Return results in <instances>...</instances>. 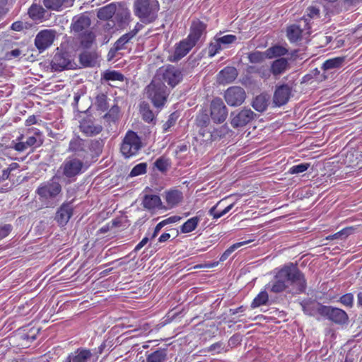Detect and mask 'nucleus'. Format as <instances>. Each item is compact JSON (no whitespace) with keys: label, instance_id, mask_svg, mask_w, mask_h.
I'll use <instances>...</instances> for the list:
<instances>
[{"label":"nucleus","instance_id":"nucleus-61","mask_svg":"<svg viewBox=\"0 0 362 362\" xmlns=\"http://www.w3.org/2000/svg\"><path fill=\"white\" fill-rule=\"evenodd\" d=\"M13 148L17 151L23 152L25 151L28 147L25 142H18L14 144Z\"/></svg>","mask_w":362,"mask_h":362},{"label":"nucleus","instance_id":"nucleus-55","mask_svg":"<svg viewBox=\"0 0 362 362\" xmlns=\"http://www.w3.org/2000/svg\"><path fill=\"white\" fill-rule=\"evenodd\" d=\"M25 144L28 146V147H32L34 146H38L42 144V141L40 139L37 140V139L35 136H31L27 139Z\"/></svg>","mask_w":362,"mask_h":362},{"label":"nucleus","instance_id":"nucleus-7","mask_svg":"<svg viewBox=\"0 0 362 362\" xmlns=\"http://www.w3.org/2000/svg\"><path fill=\"white\" fill-rule=\"evenodd\" d=\"M132 16L130 10L124 5H119L116 8L113 20H110L104 25L107 30L114 28L124 29L127 27L131 22Z\"/></svg>","mask_w":362,"mask_h":362},{"label":"nucleus","instance_id":"nucleus-15","mask_svg":"<svg viewBox=\"0 0 362 362\" xmlns=\"http://www.w3.org/2000/svg\"><path fill=\"white\" fill-rule=\"evenodd\" d=\"M55 38V31L52 30H43L38 33L35 39V45L40 51H44L49 47Z\"/></svg>","mask_w":362,"mask_h":362},{"label":"nucleus","instance_id":"nucleus-35","mask_svg":"<svg viewBox=\"0 0 362 362\" xmlns=\"http://www.w3.org/2000/svg\"><path fill=\"white\" fill-rule=\"evenodd\" d=\"M45 11L43 7L36 4H32L28 9L29 16L33 20H40L44 18Z\"/></svg>","mask_w":362,"mask_h":362},{"label":"nucleus","instance_id":"nucleus-31","mask_svg":"<svg viewBox=\"0 0 362 362\" xmlns=\"http://www.w3.org/2000/svg\"><path fill=\"white\" fill-rule=\"evenodd\" d=\"M226 199H227V198H224V199L220 200L215 206H214L213 207H211L210 209L209 214L210 216H211L213 217V218L218 219V218H221V216H223L225 214H226L227 213H228L232 209V208L234 206V203H232V204H229L228 206H227L221 211H220V212L217 211V207L219 205H221L223 202H224Z\"/></svg>","mask_w":362,"mask_h":362},{"label":"nucleus","instance_id":"nucleus-42","mask_svg":"<svg viewBox=\"0 0 362 362\" xmlns=\"http://www.w3.org/2000/svg\"><path fill=\"white\" fill-rule=\"evenodd\" d=\"M132 35H130L129 33L124 34L122 35L115 43L114 49L115 51H118L123 49L124 48V45L132 39Z\"/></svg>","mask_w":362,"mask_h":362},{"label":"nucleus","instance_id":"nucleus-19","mask_svg":"<svg viewBox=\"0 0 362 362\" xmlns=\"http://www.w3.org/2000/svg\"><path fill=\"white\" fill-rule=\"evenodd\" d=\"M73 214V207L70 203L63 204L57 211L55 220L61 226H65Z\"/></svg>","mask_w":362,"mask_h":362},{"label":"nucleus","instance_id":"nucleus-39","mask_svg":"<svg viewBox=\"0 0 362 362\" xmlns=\"http://www.w3.org/2000/svg\"><path fill=\"white\" fill-rule=\"evenodd\" d=\"M252 240H245V241H243V242H239V243H236L233 245H232L231 246H230L221 256L220 257V261L221 262H224L225 260H226L228 259V257L237 249H238L239 247L247 244V243H251Z\"/></svg>","mask_w":362,"mask_h":362},{"label":"nucleus","instance_id":"nucleus-27","mask_svg":"<svg viewBox=\"0 0 362 362\" xmlns=\"http://www.w3.org/2000/svg\"><path fill=\"white\" fill-rule=\"evenodd\" d=\"M71 66L70 60L63 54L57 53L52 61V67L55 71H62L65 69H69Z\"/></svg>","mask_w":362,"mask_h":362},{"label":"nucleus","instance_id":"nucleus-4","mask_svg":"<svg viewBox=\"0 0 362 362\" xmlns=\"http://www.w3.org/2000/svg\"><path fill=\"white\" fill-rule=\"evenodd\" d=\"M62 189L59 177L53 176L50 180L42 182L36 189L35 193L42 202L47 204L50 200L61 194Z\"/></svg>","mask_w":362,"mask_h":362},{"label":"nucleus","instance_id":"nucleus-8","mask_svg":"<svg viewBox=\"0 0 362 362\" xmlns=\"http://www.w3.org/2000/svg\"><path fill=\"white\" fill-rule=\"evenodd\" d=\"M316 310L321 316L337 324H345L348 320L347 313L340 308L320 305L316 307Z\"/></svg>","mask_w":362,"mask_h":362},{"label":"nucleus","instance_id":"nucleus-28","mask_svg":"<svg viewBox=\"0 0 362 362\" xmlns=\"http://www.w3.org/2000/svg\"><path fill=\"white\" fill-rule=\"evenodd\" d=\"M165 199L168 206L173 208L182 202L183 195L178 189H171L165 192Z\"/></svg>","mask_w":362,"mask_h":362},{"label":"nucleus","instance_id":"nucleus-1","mask_svg":"<svg viewBox=\"0 0 362 362\" xmlns=\"http://www.w3.org/2000/svg\"><path fill=\"white\" fill-rule=\"evenodd\" d=\"M264 288L274 293L284 291L292 293H300L305 291L306 281L298 268L290 264L279 269Z\"/></svg>","mask_w":362,"mask_h":362},{"label":"nucleus","instance_id":"nucleus-30","mask_svg":"<svg viewBox=\"0 0 362 362\" xmlns=\"http://www.w3.org/2000/svg\"><path fill=\"white\" fill-rule=\"evenodd\" d=\"M96 57L95 52L85 50L79 55V61L83 66H92L95 63Z\"/></svg>","mask_w":362,"mask_h":362},{"label":"nucleus","instance_id":"nucleus-34","mask_svg":"<svg viewBox=\"0 0 362 362\" xmlns=\"http://www.w3.org/2000/svg\"><path fill=\"white\" fill-rule=\"evenodd\" d=\"M268 105V99L264 95H257L252 102L254 109L259 112H264Z\"/></svg>","mask_w":362,"mask_h":362},{"label":"nucleus","instance_id":"nucleus-26","mask_svg":"<svg viewBox=\"0 0 362 362\" xmlns=\"http://www.w3.org/2000/svg\"><path fill=\"white\" fill-rule=\"evenodd\" d=\"M74 0H43L44 6L49 10L60 11L73 5Z\"/></svg>","mask_w":362,"mask_h":362},{"label":"nucleus","instance_id":"nucleus-9","mask_svg":"<svg viewBox=\"0 0 362 362\" xmlns=\"http://www.w3.org/2000/svg\"><path fill=\"white\" fill-rule=\"evenodd\" d=\"M255 113L249 108H243L230 113V124L234 128L242 127L250 122L255 116Z\"/></svg>","mask_w":362,"mask_h":362},{"label":"nucleus","instance_id":"nucleus-24","mask_svg":"<svg viewBox=\"0 0 362 362\" xmlns=\"http://www.w3.org/2000/svg\"><path fill=\"white\" fill-rule=\"evenodd\" d=\"M142 205L146 209L154 210L161 208L162 202L158 195L146 194L143 197Z\"/></svg>","mask_w":362,"mask_h":362},{"label":"nucleus","instance_id":"nucleus-60","mask_svg":"<svg viewBox=\"0 0 362 362\" xmlns=\"http://www.w3.org/2000/svg\"><path fill=\"white\" fill-rule=\"evenodd\" d=\"M175 122L172 116H170L169 119L163 125V132H167L169 129L175 124Z\"/></svg>","mask_w":362,"mask_h":362},{"label":"nucleus","instance_id":"nucleus-50","mask_svg":"<svg viewBox=\"0 0 362 362\" xmlns=\"http://www.w3.org/2000/svg\"><path fill=\"white\" fill-rule=\"evenodd\" d=\"M309 167H310L309 163H300V164L292 166L289 169V173L291 174L301 173L306 171Z\"/></svg>","mask_w":362,"mask_h":362},{"label":"nucleus","instance_id":"nucleus-62","mask_svg":"<svg viewBox=\"0 0 362 362\" xmlns=\"http://www.w3.org/2000/svg\"><path fill=\"white\" fill-rule=\"evenodd\" d=\"M21 54V50L19 49H15L6 54V57L10 59L12 58L18 57Z\"/></svg>","mask_w":362,"mask_h":362},{"label":"nucleus","instance_id":"nucleus-64","mask_svg":"<svg viewBox=\"0 0 362 362\" xmlns=\"http://www.w3.org/2000/svg\"><path fill=\"white\" fill-rule=\"evenodd\" d=\"M24 24L23 22L21 21H16L12 23L11 25V29L15 31H21L23 29Z\"/></svg>","mask_w":362,"mask_h":362},{"label":"nucleus","instance_id":"nucleus-38","mask_svg":"<svg viewBox=\"0 0 362 362\" xmlns=\"http://www.w3.org/2000/svg\"><path fill=\"white\" fill-rule=\"evenodd\" d=\"M344 59L341 57H336L326 60L322 65V68L325 70H331L333 69L339 68L341 66Z\"/></svg>","mask_w":362,"mask_h":362},{"label":"nucleus","instance_id":"nucleus-20","mask_svg":"<svg viewBox=\"0 0 362 362\" xmlns=\"http://www.w3.org/2000/svg\"><path fill=\"white\" fill-rule=\"evenodd\" d=\"M194 46L195 45L190 40H188L187 37L181 40L175 46V49L173 55L174 60L178 61L181 59L182 57L186 56Z\"/></svg>","mask_w":362,"mask_h":362},{"label":"nucleus","instance_id":"nucleus-16","mask_svg":"<svg viewBox=\"0 0 362 362\" xmlns=\"http://www.w3.org/2000/svg\"><path fill=\"white\" fill-rule=\"evenodd\" d=\"M310 27L305 18L299 21L298 25H292L287 28V37L291 42H296L301 37L303 30H310Z\"/></svg>","mask_w":362,"mask_h":362},{"label":"nucleus","instance_id":"nucleus-13","mask_svg":"<svg viewBox=\"0 0 362 362\" xmlns=\"http://www.w3.org/2000/svg\"><path fill=\"white\" fill-rule=\"evenodd\" d=\"M228 115L227 107L220 98H215L211 103V117L216 123L223 122Z\"/></svg>","mask_w":362,"mask_h":362},{"label":"nucleus","instance_id":"nucleus-37","mask_svg":"<svg viewBox=\"0 0 362 362\" xmlns=\"http://www.w3.org/2000/svg\"><path fill=\"white\" fill-rule=\"evenodd\" d=\"M199 218L194 216L188 219L180 227V232L182 233H188L193 231L198 226Z\"/></svg>","mask_w":362,"mask_h":362},{"label":"nucleus","instance_id":"nucleus-33","mask_svg":"<svg viewBox=\"0 0 362 362\" xmlns=\"http://www.w3.org/2000/svg\"><path fill=\"white\" fill-rule=\"evenodd\" d=\"M267 289L264 288V291H260L258 295L254 298L251 303V308H255L261 305H267L269 300V295Z\"/></svg>","mask_w":362,"mask_h":362},{"label":"nucleus","instance_id":"nucleus-51","mask_svg":"<svg viewBox=\"0 0 362 362\" xmlns=\"http://www.w3.org/2000/svg\"><path fill=\"white\" fill-rule=\"evenodd\" d=\"M339 302L346 307L352 308L354 304V295L351 293H346L340 298Z\"/></svg>","mask_w":362,"mask_h":362},{"label":"nucleus","instance_id":"nucleus-40","mask_svg":"<svg viewBox=\"0 0 362 362\" xmlns=\"http://www.w3.org/2000/svg\"><path fill=\"white\" fill-rule=\"evenodd\" d=\"M141 114L143 119L146 122H151L154 119V114L150 109L149 105L146 103H143L140 109Z\"/></svg>","mask_w":362,"mask_h":362},{"label":"nucleus","instance_id":"nucleus-43","mask_svg":"<svg viewBox=\"0 0 362 362\" xmlns=\"http://www.w3.org/2000/svg\"><path fill=\"white\" fill-rule=\"evenodd\" d=\"M97 110L104 112L107 110V97L105 94L98 95L95 98Z\"/></svg>","mask_w":362,"mask_h":362},{"label":"nucleus","instance_id":"nucleus-14","mask_svg":"<svg viewBox=\"0 0 362 362\" xmlns=\"http://www.w3.org/2000/svg\"><path fill=\"white\" fill-rule=\"evenodd\" d=\"M206 25L199 20H194L190 26V32L187 38L195 45L199 40L205 38Z\"/></svg>","mask_w":362,"mask_h":362},{"label":"nucleus","instance_id":"nucleus-53","mask_svg":"<svg viewBox=\"0 0 362 362\" xmlns=\"http://www.w3.org/2000/svg\"><path fill=\"white\" fill-rule=\"evenodd\" d=\"M12 229L13 226L11 224L0 225V240L6 238Z\"/></svg>","mask_w":362,"mask_h":362},{"label":"nucleus","instance_id":"nucleus-2","mask_svg":"<svg viewBox=\"0 0 362 362\" xmlns=\"http://www.w3.org/2000/svg\"><path fill=\"white\" fill-rule=\"evenodd\" d=\"M170 92L165 83L155 78L145 88L146 98L157 108H162L165 105Z\"/></svg>","mask_w":362,"mask_h":362},{"label":"nucleus","instance_id":"nucleus-22","mask_svg":"<svg viewBox=\"0 0 362 362\" xmlns=\"http://www.w3.org/2000/svg\"><path fill=\"white\" fill-rule=\"evenodd\" d=\"M237 76L238 71L235 68L226 66L218 73L217 80L219 83H230L236 78Z\"/></svg>","mask_w":362,"mask_h":362},{"label":"nucleus","instance_id":"nucleus-11","mask_svg":"<svg viewBox=\"0 0 362 362\" xmlns=\"http://www.w3.org/2000/svg\"><path fill=\"white\" fill-rule=\"evenodd\" d=\"M246 98L245 90L239 86L228 88L224 94V98L230 106H239L243 103Z\"/></svg>","mask_w":362,"mask_h":362},{"label":"nucleus","instance_id":"nucleus-52","mask_svg":"<svg viewBox=\"0 0 362 362\" xmlns=\"http://www.w3.org/2000/svg\"><path fill=\"white\" fill-rule=\"evenodd\" d=\"M352 228H344L342 229L341 230L336 233L335 234H334L332 236H329L327 238V239H330V240H332V239H338V238H346L348 235H350L351 232L352 231Z\"/></svg>","mask_w":362,"mask_h":362},{"label":"nucleus","instance_id":"nucleus-32","mask_svg":"<svg viewBox=\"0 0 362 362\" xmlns=\"http://www.w3.org/2000/svg\"><path fill=\"white\" fill-rule=\"evenodd\" d=\"M288 53V49L281 45H274L266 50V57L272 59L274 57H280L286 55Z\"/></svg>","mask_w":362,"mask_h":362},{"label":"nucleus","instance_id":"nucleus-44","mask_svg":"<svg viewBox=\"0 0 362 362\" xmlns=\"http://www.w3.org/2000/svg\"><path fill=\"white\" fill-rule=\"evenodd\" d=\"M119 108L117 105H114L104 115V118L109 122H115L118 119Z\"/></svg>","mask_w":362,"mask_h":362},{"label":"nucleus","instance_id":"nucleus-18","mask_svg":"<svg viewBox=\"0 0 362 362\" xmlns=\"http://www.w3.org/2000/svg\"><path fill=\"white\" fill-rule=\"evenodd\" d=\"M291 93V88L287 84L277 87L274 94V103L279 107L285 105L288 103Z\"/></svg>","mask_w":362,"mask_h":362},{"label":"nucleus","instance_id":"nucleus-3","mask_svg":"<svg viewBox=\"0 0 362 362\" xmlns=\"http://www.w3.org/2000/svg\"><path fill=\"white\" fill-rule=\"evenodd\" d=\"M159 4L157 0H135L134 4V14L143 23H150L157 18Z\"/></svg>","mask_w":362,"mask_h":362},{"label":"nucleus","instance_id":"nucleus-58","mask_svg":"<svg viewBox=\"0 0 362 362\" xmlns=\"http://www.w3.org/2000/svg\"><path fill=\"white\" fill-rule=\"evenodd\" d=\"M307 15L310 18L318 16L319 9L313 6L309 7L307 9Z\"/></svg>","mask_w":362,"mask_h":362},{"label":"nucleus","instance_id":"nucleus-57","mask_svg":"<svg viewBox=\"0 0 362 362\" xmlns=\"http://www.w3.org/2000/svg\"><path fill=\"white\" fill-rule=\"evenodd\" d=\"M155 165L158 170L163 171L166 169L167 163L165 160L160 158L155 162Z\"/></svg>","mask_w":362,"mask_h":362},{"label":"nucleus","instance_id":"nucleus-17","mask_svg":"<svg viewBox=\"0 0 362 362\" xmlns=\"http://www.w3.org/2000/svg\"><path fill=\"white\" fill-rule=\"evenodd\" d=\"M96 356L88 349H78L71 353L64 362H95Z\"/></svg>","mask_w":362,"mask_h":362},{"label":"nucleus","instance_id":"nucleus-63","mask_svg":"<svg viewBox=\"0 0 362 362\" xmlns=\"http://www.w3.org/2000/svg\"><path fill=\"white\" fill-rule=\"evenodd\" d=\"M148 242V238H144L134 247V251L138 252L144 246H145Z\"/></svg>","mask_w":362,"mask_h":362},{"label":"nucleus","instance_id":"nucleus-59","mask_svg":"<svg viewBox=\"0 0 362 362\" xmlns=\"http://www.w3.org/2000/svg\"><path fill=\"white\" fill-rule=\"evenodd\" d=\"M180 219H181L180 216H173L166 219L163 220L162 223H163L164 226H166L168 224L176 223V222L179 221Z\"/></svg>","mask_w":362,"mask_h":362},{"label":"nucleus","instance_id":"nucleus-25","mask_svg":"<svg viewBox=\"0 0 362 362\" xmlns=\"http://www.w3.org/2000/svg\"><path fill=\"white\" fill-rule=\"evenodd\" d=\"M289 68L286 59L281 57L274 60L270 66V71L274 76H279L284 74Z\"/></svg>","mask_w":362,"mask_h":362},{"label":"nucleus","instance_id":"nucleus-49","mask_svg":"<svg viewBox=\"0 0 362 362\" xmlns=\"http://www.w3.org/2000/svg\"><path fill=\"white\" fill-rule=\"evenodd\" d=\"M146 171V164L139 163L134 166L130 172V176L134 177L144 174Z\"/></svg>","mask_w":362,"mask_h":362},{"label":"nucleus","instance_id":"nucleus-41","mask_svg":"<svg viewBox=\"0 0 362 362\" xmlns=\"http://www.w3.org/2000/svg\"><path fill=\"white\" fill-rule=\"evenodd\" d=\"M223 48L221 44L220 43L219 40H218V36L216 35L214 37V40L211 42L208 47V54L210 57H213L215 56L217 53L219 52L220 50H221Z\"/></svg>","mask_w":362,"mask_h":362},{"label":"nucleus","instance_id":"nucleus-23","mask_svg":"<svg viewBox=\"0 0 362 362\" xmlns=\"http://www.w3.org/2000/svg\"><path fill=\"white\" fill-rule=\"evenodd\" d=\"M117 7L115 4L111 3L100 8L97 12L98 18L100 20L107 21V22L113 20Z\"/></svg>","mask_w":362,"mask_h":362},{"label":"nucleus","instance_id":"nucleus-47","mask_svg":"<svg viewBox=\"0 0 362 362\" xmlns=\"http://www.w3.org/2000/svg\"><path fill=\"white\" fill-rule=\"evenodd\" d=\"M104 79L106 81H122L124 76L122 74L116 71H108L104 74Z\"/></svg>","mask_w":362,"mask_h":362},{"label":"nucleus","instance_id":"nucleus-36","mask_svg":"<svg viewBox=\"0 0 362 362\" xmlns=\"http://www.w3.org/2000/svg\"><path fill=\"white\" fill-rule=\"evenodd\" d=\"M167 358L165 349H158L150 354L146 358V362H164Z\"/></svg>","mask_w":362,"mask_h":362},{"label":"nucleus","instance_id":"nucleus-46","mask_svg":"<svg viewBox=\"0 0 362 362\" xmlns=\"http://www.w3.org/2000/svg\"><path fill=\"white\" fill-rule=\"evenodd\" d=\"M218 40L221 44L223 48H226L228 45L234 43L237 40V37L234 35H226L222 37H218Z\"/></svg>","mask_w":362,"mask_h":362},{"label":"nucleus","instance_id":"nucleus-29","mask_svg":"<svg viewBox=\"0 0 362 362\" xmlns=\"http://www.w3.org/2000/svg\"><path fill=\"white\" fill-rule=\"evenodd\" d=\"M90 25V20L87 16H76L73 19L71 29L76 33H79L88 28Z\"/></svg>","mask_w":362,"mask_h":362},{"label":"nucleus","instance_id":"nucleus-10","mask_svg":"<svg viewBox=\"0 0 362 362\" xmlns=\"http://www.w3.org/2000/svg\"><path fill=\"white\" fill-rule=\"evenodd\" d=\"M83 162L76 158H66L60 167L63 175L69 178L73 177L82 173Z\"/></svg>","mask_w":362,"mask_h":362},{"label":"nucleus","instance_id":"nucleus-54","mask_svg":"<svg viewBox=\"0 0 362 362\" xmlns=\"http://www.w3.org/2000/svg\"><path fill=\"white\" fill-rule=\"evenodd\" d=\"M208 351H213L215 354H220L222 351H225V345L223 342L218 341L215 344H211L208 348Z\"/></svg>","mask_w":362,"mask_h":362},{"label":"nucleus","instance_id":"nucleus-56","mask_svg":"<svg viewBox=\"0 0 362 362\" xmlns=\"http://www.w3.org/2000/svg\"><path fill=\"white\" fill-rule=\"evenodd\" d=\"M257 71L261 77L264 78H268L272 74L270 69H269L267 67L263 66L259 67Z\"/></svg>","mask_w":362,"mask_h":362},{"label":"nucleus","instance_id":"nucleus-6","mask_svg":"<svg viewBox=\"0 0 362 362\" xmlns=\"http://www.w3.org/2000/svg\"><path fill=\"white\" fill-rule=\"evenodd\" d=\"M154 78L163 83H167L173 88L182 81L183 74L180 69L173 65H168L160 68Z\"/></svg>","mask_w":362,"mask_h":362},{"label":"nucleus","instance_id":"nucleus-5","mask_svg":"<svg viewBox=\"0 0 362 362\" xmlns=\"http://www.w3.org/2000/svg\"><path fill=\"white\" fill-rule=\"evenodd\" d=\"M141 147V140L137 134L128 131L121 144L120 151L125 158H130L136 156Z\"/></svg>","mask_w":362,"mask_h":362},{"label":"nucleus","instance_id":"nucleus-45","mask_svg":"<svg viewBox=\"0 0 362 362\" xmlns=\"http://www.w3.org/2000/svg\"><path fill=\"white\" fill-rule=\"evenodd\" d=\"M266 57V51L264 52H262L259 51H255L250 52L248 54V59L250 63L256 64L260 63L264 60Z\"/></svg>","mask_w":362,"mask_h":362},{"label":"nucleus","instance_id":"nucleus-21","mask_svg":"<svg viewBox=\"0 0 362 362\" xmlns=\"http://www.w3.org/2000/svg\"><path fill=\"white\" fill-rule=\"evenodd\" d=\"M80 130L86 136H93L100 134L103 127L100 124H95L90 119H83L80 124Z\"/></svg>","mask_w":362,"mask_h":362},{"label":"nucleus","instance_id":"nucleus-12","mask_svg":"<svg viewBox=\"0 0 362 362\" xmlns=\"http://www.w3.org/2000/svg\"><path fill=\"white\" fill-rule=\"evenodd\" d=\"M88 150L89 144L88 141L83 140L79 136H74L69 141L67 151L84 159L88 155Z\"/></svg>","mask_w":362,"mask_h":362},{"label":"nucleus","instance_id":"nucleus-48","mask_svg":"<svg viewBox=\"0 0 362 362\" xmlns=\"http://www.w3.org/2000/svg\"><path fill=\"white\" fill-rule=\"evenodd\" d=\"M320 305V304H315L312 303H305L302 304V308L305 314L310 316H314L315 314L318 313L316 310V307Z\"/></svg>","mask_w":362,"mask_h":362}]
</instances>
